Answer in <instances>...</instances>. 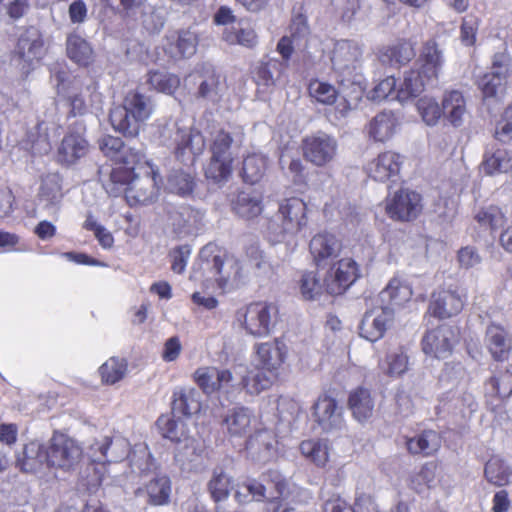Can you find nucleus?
<instances>
[{
	"label": "nucleus",
	"instance_id": "nucleus-42",
	"mask_svg": "<svg viewBox=\"0 0 512 512\" xmlns=\"http://www.w3.org/2000/svg\"><path fill=\"white\" fill-rule=\"evenodd\" d=\"M301 455L319 468H324L329 462V443L326 439L311 438L301 441L299 445Z\"/></svg>",
	"mask_w": 512,
	"mask_h": 512
},
{
	"label": "nucleus",
	"instance_id": "nucleus-30",
	"mask_svg": "<svg viewBox=\"0 0 512 512\" xmlns=\"http://www.w3.org/2000/svg\"><path fill=\"white\" fill-rule=\"evenodd\" d=\"M341 249L340 240L334 234L328 232L314 235L309 243L310 253L318 266L327 259L337 256Z\"/></svg>",
	"mask_w": 512,
	"mask_h": 512
},
{
	"label": "nucleus",
	"instance_id": "nucleus-22",
	"mask_svg": "<svg viewBox=\"0 0 512 512\" xmlns=\"http://www.w3.org/2000/svg\"><path fill=\"white\" fill-rule=\"evenodd\" d=\"M393 317L394 313L389 308L366 311L359 326L360 336L371 342L380 340L392 323Z\"/></svg>",
	"mask_w": 512,
	"mask_h": 512
},
{
	"label": "nucleus",
	"instance_id": "nucleus-64",
	"mask_svg": "<svg viewBox=\"0 0 512 512\" xmlns=\"http://www.w3.org/2000/svg\"><path fill=\"white\" fill-rule=\"evenodd\" d=\"M495 138L501 142L512 139V105L506 107L496 122Z\"/></svg>",
	"mask_w": 512,
	"mask_h": 512
},
{
	"label": "nucleus",
	"instance_id": "nucleus-8",
	"mask_svg": "<svg viewBox=\"0 0 512 512\" xmlns=\"http://www.w3.org/2000/svg\"><path fill=\"white\" fill-rule=\"evenodd\" d=\"M422 195L410 188L401 187L384 200L386 215L395 222L409 223L415 221L423 212Z\"/></svg>",
	"mask_w": 512,
	"mask_h": 512
},
{
	"label": "nucleus",
	"instance_id": "nucleus-34",
	"mask_svg": "<svg viewBox=\"0 0 512 512\" xmlns=\"http://www.w3.org/2000/svg\"><path fill=\"white\" fill-rule=\"evenodd\" d=\"M200 394L195 388H180L173 392L172 412L189 418L201 410Z\"/></svg>",
	"mask_w": 512,
	"mask_h": 512
},
{
	"label": "nucleus",
	"instance_id": "nucleus-9",
	"mask_svg": "<svg viewBox=\"0 0 512 512\" xmlns=\"http://www.w3.org/2000/svg\"><path fill=\"white\" fill-rule=\"evenodd\" d=\"M90 148L85 125L81 122H75L68 126L58 144L56 161L62 166H73L89 154Z\"/></svg>",
	"mask_w": 512,
	"mask_h": 512
},
{
	"label": "nucleus",
	"instance_id": "nucleus-37",
	"mask_svg": "<svg viewBox=\"0 0 512 512\" xmlns=\"http://www.w3.org/2000/svg\"><path fill=\"white\" fill-rule=\"evenodd\" d=\"M482 168L487 175L507 173L512 170V151L504 146H493L484 153Z\"/></svg>",
	"mask_w": 512,
	"mask_h": 512
},
{
	"label": "nucleus",
	"instance_id": "nucleus-38",
	"mask_svg": "<svg viewBox=\"0 0 512 512\" xmlns=\"http://www.w3.org/2000/svg\"><path fill=\"white\" fill-rule=\"evenodd\" d=\"M474 220L480 229L495 235L507 223V217L503 209L495 204L480 207L474 214Z\"/></svg>",
	"mask_w": 512,
	"mask_h": 512
},
{
	"label": "nucleus",
	"instance_id": "nucleus-50",
	"mask_svg": "<svg viewBox=\"0 0 512 512\" xmlns=\"http://www.w3.org/2000/svg\"><path fill=\"white\" fill-rule=\"evenodd\" d=\"M127 370L128 362L126 359L112 356L98 368V373L102 384L114 385L125 377Z\"/></svg>",
	"mask_w": 512,
	"mask_h": 512
},
{
	"label": "nucleus",
	"instance_id": "nucleus-25",
	"mask_svg": "<svg viewBox=\"0 0 512 512\" xmlns=\"http://www.w3.org/2000/svg\"><path fill=\"white\" fill-rule=\"evenodd\" d=\"M416 56L415 45L409 39H398L378 49L377 57L385 65L401 67Z\"/></svg>",
	"mask_w": 512,
	"mask_h": 512
},
{
	"label": "nucleus",
	"instance_id": "nucleus-4",
	"mask_svg": "<svg viewBox=\"0 0 512 512\" xmlns=\"http://www.w3.org/2000/svg\"><path fill=\"white\" fill-rule=\"evenodd\" d=\"M201 269L208 271V281H214L219 288H225L232 277L240 275L238 259L227 249L215 243L206 244L199 254Z\"/></svg>",
	"mask_w": 512,
	"mask_h": 512
},
{
	"label": "nucleus",
	"instance_id": "nucleus-40",
	"mask_svg": "<svg viewBox=\"0 0 512 512\" xmlns=\"http://www.w3.org/2000/svg\"><path fill=\"white\" fill-rule=\"evenodd\" d=\"M171 480L162 475L151 479L144 488H138L136 495L145 492L148 496V504L152 506H164L169 504L171 496Z\"/></svg>",
	"mask_w": 512,
	"mask_h": 512
},
{
	"label": "nucleus",
	"instance_id": "nucleus-61",
	"mask_svg": "<svg viewBox=\"0 0 512 512\" xmlns=\"http://www.w3.org/2000/svg\"><path fill=\"white\" fill-rule=\"evenodd\" d=\"M417 109L423 121L428 125H435L443 116L442 106L431 97H422L417 101Z\"/></svg>",
	"mask_w": 512,
	"mask_h": 512
},
{
	"label": "nucleus",
	"instance_id": "nucleus-20",
	"mask_svg": "<svg viewBox=\"0 0 512 512\" xmlns=\"http://www.w3.org/2000/svg\"><path fill=\"white\" fill-rule=\"evenodd\" d=\"M404 156L392 151L386 150L371 160L366 168V172L370 178L378 182L395 181L399 176Z\"/></svg>",
	"mask_w": 512,
	"mask_h": 512
},
{
	"label": "nucleus",
	"instance_id": "nucleus-31",
	"mask_svg": "<svg viewBox=\"0 0 512 512\" xmlns=\"http://www.w3.org/2000/svg\"><path fill=\"white\" fill-rule=\"evenodd\" d=\"M44 464L46 465L45 444L38 441L25 444L16 460V466L25 473H37Z\"/></svg>",
	"mask_w": 512,
	"mask_h": 512
},
{
	"label": "nucleus",
	"instance_id": "nucleus-59",
	"mask_svg": "<svg viewBox=\"0 0 512 512\" xmlns=\"http://www.w3.org/2000/svg\"><path fill=\"white\" fill-rule=\"evenodd\" d=\"M299 288L304 299L314 300L325 290V282H321L317 272L306 271L301 275Z\"/></svg>",
	"mask_w": 512,
	"mask_h": 512
},
{
	"label": "nucleus",
	"instance_id": "nucleus-58",
	"mask_svg": "<svg viewBox=\"0 0 512 512\" xmlns=\"http://www.w3.org/2000/svg\"><path fill=\"white\" fill-rule=\"evenodd\" d=\"M233 143V133L219 128L210 133L209 152L211 155L233 157L231 152Z\"/></svg>",
	"mask_w": 512,
	"mask_h": 512
},
{
	"label": "nucleus",
	"instance_id": "nucleus-60",
	"mask_svg": "<svg viewBox=\"0 0 512 512\" xmlns=\"http://www.w3.org/2000/svg\"><path fill=\"white\" fill-rule=\"evenodd\" d=\"M241 174L244 182L251 185L258 183L265 174L264 161L256 155L247 156L243 160Z\"/></svg>",
	"mask_w": 512,
	"mask_h": 512
},
{
	"label": "nucleus",
	"instance_id": "nucleus-12",
	"mask_svg": "<svg viewBox=\"0 0 512 512\" xmlns=\"http://www.w3.org/2000/svg\"><path fill=\"white\" fill-rule=\"evenodd\" d=\"M467 295L458 286L434 291L428 305V313L439 320L457 316L462 312Z\"/></svg>",
	"mask_w": 512,
	"mask_h": 512
},
{
	"label": "nucleus",
	"instance_id": "nucleus-5",
	"mask_svg": "<svg viewBox=\"0 0 512 512\" xmlns=\"http://www.w3.org/2000/svg\"><path fill=\"white\" fill-rule=\"evenodd\" d=\"M278 313V307L275 304L254 301L237 310L236 320L247 334L264 338L272 333Z\"/></svg>",
	"mask_w": 512,
	"mask_h": 512
},
{
	"label": "nucleus",
	"instance_id": "nucleus-51",
	"mask_svg": "<svg viewBox=\"0 0 512 512\" xmlns=\"http://www.w3.org/2000/svg\"><path fill=\"white\" fill-rule=\"evenodd\" d=\"M362 57L360 46L353 41H343L335 48L332 56V63L337 68L353 67Z\"/></svg>",
	"mask_w": 512,
	"mask_h": 512
},
{
	"label": "nucleus",
	"instance_id": "nucleus-27",
	"mask_svg": "<svg viewBox=\"0 0 512 512\" xmlns=\"http://www.w3.org/2000/svg\"><path fill=\"white\" fill-rule=\"evenodd\" d=\"M347 407L353 418L359 423H365L372 418L375 401L369 388L358 386L348 395Z\"/></svg>",
	"mask_w": 512,
	"mask_h": 512
},
{
	"label": "nucleus",
	"instance_id": "nucleus-49",
	"mask_svg": "<svg viewBox=\"0 0 512 512\" xmlns=\"http://www.w3.org/2000/svg\"><path fill=\"white\" fill-rule=\"evenodd\" d=\"M234 157L211 155L204 169L206 179L219 184L228 181L233 172Z\"/></svg>",
	"mask_w": 512,
	"mask_h": 512
},
{
	"label": "nucleus",
	"instance_id": "nucleus-63",
	"mask_svg": "<svg viewBox=\"0 0 512 512\" xmlns=\"http://www.w3.org/2000/svg\"><path fill=\"white\" fill-rule=\"evenodd\" d=\"M396 83L395 77L387 76L373 87L370 91V98L373 101H382L388 99L390 96L396 99Z\"/></svg>",
	"mask_w": 512,
	"mask_h": 512
},
{
	"label": "nucleus",
	"instance_id": "nucleus-41",
	"mask_svg": "<svg viewBox=\"0 0 512 512\" xmlns=\"http://www.w3.org/2000/svg\"><path fill=\"white\" fill-rule=\"evenodd\" d=\"M66 54L79 66L88 67L94 62V51L90 43L76 33L67 36Z\"/></svg>",
	"mask_w": 512,
	"mask_h": 512
},
{
	"label": "nucleus",
	"instance_id": "nucleus-43",
	"mask_svg": "<svg viewBox=\"0 0 512 512\" xmlns=\"http://www.w3.org/2000/svg\"><path fill=\"white\" fill-rule=\"evenodd\" d=\"M137 166L125 165L112 168L109 179L103 184L106 192L113 197L119 196L131 185L136 173Z\"/></svg>",
	"mask_w": 512,
	"mask_h": 512
},
{
	"label": "nucleus",
	"instance_id": "nucleus-53",
	"mask_svg": "<svg viewBox=\"0 0 512 512\" xmlns=\"http://www.w3.org/2000/svg\"><path fill=\"white\" fill-rule=\"evenodd\" d=\"M146 82L155 91L167 95L174 94L180 86V78L177 75L158 70H150Z\"/></svg>",
	"mask_w": 512,
	"mask_h": 512
},
{
	"label": "nucleus",
	"instance_id": "nucleus-6",
	"mask_svg": "<svg viewBox=\"0 0 512 512\" xmlns=\"http://www.w3.org/2000/svg\"><path fill=\"white\" fill-rule=\"evenodd\" d=\"M308 207L306 202L296 196L287 197L279 202L277 218L280 220L279 232L274 231V225L269 227L270 240L280 243L286 236H295L308 225Z\"/></svg>",
	"mask_w": 512,
	"mask_h": 512
},
{
	"label": "nucleus",
	"instance_id": "nucleus-28",
	"mask_svg": "<svg viewBox=\"0 0 512 512\" xmlns=\"http://www.w3.org/2000/svg\"><path fill=\"white\" fill-rule=\"evenodd\" d=\"M223 422L231 438H242L256 428L257 419L249 408L239 406L229 410Z\"/></svg>",
	"mask_w": 512,
	"mask_h": 512
},
{
	"label": "nucleus",
	"instance_id": "nucleus-57",
	"mask_svg": "<svg viewBox=\"0 0 512 512\" xmlns=\"http://www.w3.org/2000/svg\"><path fill=\"white\" fill-rule=\"evenodd\" d=\"M156 425L161 436L172 442L180 443L187 438L185 424L169 415H161L157 419Z\"/></svg>",
	"mask_w": 512,
	"mask_h": 512
},
{
	"label": "nucleus",
	"instance_id": "nucleus-7",
	"mask_svg": "<svg viewBox=\"0 0 512 512\" xmlns=\"http://www.w3.org/2000/svg\"><path fill=\"white\" fill-rule=\"evenodd\" d=\"M46 466L62 471L73 470L82 460L83 448L66 433L55 430L45 444Z\"/></svg>",
	"mask_w": 512,
	"mask_h": 512
},
{
	"label": "nucleus",
	"instance_id": "nucleus-23",
	"mask_svg": "<svg viewBox=\"0 0 512 512\" xmlns=\"http://www.w3.org/2000/svg\"><path fill=\"white\" fill-rule=\"evenodd\" d=\"M484 343L494 361L509 360L512 353V336L502 325L490 323L485 331Z\"/></svg>",
	"mask_w": 512,
	"mask_h": 512
},
{
	"label": "nucleus",
	"instance_id": "nucleus-2",
	"mask_svg": "<svg viewBox=\"0 0 512 512\" xmlns=\"http://www.w3.org/2000/svg\"><path fill=\"white\" fill-rule=\"evenodd\" d=\"M417 63L419 67L406 71L397 88L396 99L400 102L416 98L438 83L444 56L436 39H428L422 44Z\"/></svg>",
	"mask_w": 512,
	"mask_h": 512
},
{
	"label": "nucleus",
	"instance_id": "nucleus-21",
	"mask_svg": "<svg viewBox=\"0 0 512 512\" xmlns=\"http://www.w3.org/2000/svg\"><path fill=\"white\" fill-rule=\"evenodd\" d=\"M312 416L314 421L325 432L340 428L343 424V416L335 398L322 393L312 406Z\"/></svg>",
	"mask_w": 512,
	"mask_h": 512
},
{
	"label": "nucleus",
	"instance_id": "nucleus-54",
	"mask_svg": "<svg viewBox=\"0 0 512 512\" xmlns=\"http://www.w3.org/2000/svg\"><path fill=\"white\" fill-rule=\"evenodd\" d=\"M409 358L403 347L386 355L383 362L379 363L381 371L389 377L402 376L408 370Z\"/></svg>",
	"mask_w": 512,
	"mask_h": 512
},
{
	"label": "nucleus",
	"instance_id": "nucleus-45",
	"mask_svg": "<svg viewBox=\"0 0 512 512\" xmlns=\"http://www.w3.org/2000/svg\"><path fill=\"white\" fill-rule=\"evenodd\" d=\"M190 76H193L199 83L197 98H209L216 96L220 86V75L212 66L203 65L196 69Z\"/></svg>",
	"mask_w": 512,
	"mask_h": 512
},
{
	"label": "nucleus",
	"instance_id": "nucleus-29",
	"mask_svg": "<svg viewBox=\"0 0 512 512\" xmlns=\"http://www.w3.org/2000/svg\"><path fill=\"white\" fill-rule=\"evenodd\" d=\"M166 41L173 56L188 58L196 53L199 38L196 32L188 28L171 31L167 34Z\"/></svg>",
	"mask_w": 512,
	"mask_h": 512
},
{
	"label": "nucleus",
	"instance_id": "nucleus-44",
	"mask_svg": "<svg viewBox=\"0 0 512 512\" xmlns=\"http://www.w3.org/2000/svg\"><path fill=\"white\" fill-rule=\"evenodd\" d=\"M512 467L501 457L492 456L485 463L484 478L493 486L505 487L510 484Z\"/></svg>",
	"mask_w": 512,
	"mask_h": 512
},
{
	"label": "nucleus",
	"instance_id": "nucleus-39",
	"mask_svg": "<svg viewBox=\"0 0 512 512\" xmlns=\"http://www.w3.org/2000/svg\"><path fill=\"white\" fill-rule=\"evenodd\" d=\"M276 444V435L272 430L255 428L254 433L247 438L245 448L252 456L267 458L272 455Z\"/></svg>",
	"mask_w": 512,
	"mask_h": 512
},
{
	"label": "nucleus",
	"instance_id": "nucleus-11",
	"mask_svg": "<svg viewBox=\"0 0 512 512\" xmlns=\"http://www.w3.org/2000/svg\"><path fill=\"white\" fill-rule=\"evenodd\" d=\"M148 171L143 176L135 175L131 185L126 189L125 201L130 207L147 205L154 202L159 195L162 177L149 161H145Z\"/></svg>",
	"mask_w": 512,
	"mask_h": 512
},
{
	"label": "nucleus",
	"instance_id": "nucleus-10",
	"mask_svg": "<svg viewBox=\"0 0 512 512\" xmlns=\"http://www.w3.org/2000/svg\"><path fill=\"white\" fill-rule=\"evenodd\" d=\"M460 341V331L449 324H440L427 330L421 339V348L424 354L432 358L443 360L449 358L455 346Z\"/></svg>",
	"mask_w": 512,
	"mask_h": 512
},
{
	"label": "nucleus",
	"instance_id": "nucleus-33",
	"mask_svg": "<svg viewBox=\"0 0 512 512\" xmlns=\"http://www.w3.org/2000/svg\"><path fill=\"white\" fill-rule=\"evenodd\" d=\"M266 476L267 485L275 491V494L267 503L268 512H291L293 507L286 502L289 494L286 479L275 471H269Z\"/></svg>",
	"mask_w": 512,
	"mask_h": 512
},
{
	"label": "nucleus",
	"instance_id": "nucleus-36",
	"mask_svg": "<svg viewBox=\"0 0 512 512\" xmlns=\"http://www.w3.org/2000/svg\"><path fill=\"white\" fill-rule=\"evenodd\" d=\"M405 444L410 454L429 457L440 449L441 438L436 431L428 429L414 437H406Z\"/></svg>",
	"mask_w": 512,
	"mask_h": 512
},
{
	"label": "nucleus",
	"instance_id": "nucleus-62",
	"mask_svg": "<svg viewBox=\"0 0 512 512\" xmlns=\"http://www.w3.org/2000/svg\"><path fill=\"white\" fill-rule=\"evenodd\" d=\"M199 212L190 206H182L172 216V225L174 232L178 235L187 233L189 228L197 222Z\"/></svg>",
	"mask_w": 512,
	"mask_h": 512
},
{
	"label": "nucleus",
	"instance_id": "nucleus-19",
	"mask_svg": "<svg viewBox=\"0 0 512 512\" xmlns=\"http://www.w3.org/2000/svg\"><path fill=\"white\" fill-rule=\"evenodd\" d=\"M98 147L106 158L123 165L138 166L144 160V154L140 150L127 147L120 137L110 134L103 135L98 140Z\"/></svg>",
	"mask_w": 512,
	"mask_h": 512
},
{
	"label": "nucleus",
	"instance_id": "nucleus-48",
	"mask_svg": "<svg viewBox=\"0 0 512 512\" xmlns=\"http://www.w3.org/2000/svg\"><path fill=\"white\" fill-rule=\"evenodd\" d=\"M97 83L93 82L90 85L81 88L79 93L71 95L67 98L69 105L68 118L83 116L88 113L89 107L94 102V99L98 96Z\"/></svg>",
	"mask_w": 512,
	"mask_h": 512
},
{
	"label": "nucleus",
	"instance_id": "nucleus-17",
	"mask_svg": "<svg viewBox=\"0 0 512 512\" xmlns=\"http://www.w3.org/2000/svg\"><path fill=\"white\" fill-rule=\"evenodd\" d=\"M173 141L175 158L186 165H193L206 146L204 136L194 128L177 129Z\"/></svg>",
	"mask_w": 512,
	"mask_h": 512
},
{
	"label": "nucleus",
	"instance_id": "nucleus-46",
	"mask_svg": "<svg viewBox=\"0 0 512 512\" xmlns=\"http://www.w3.org/2000/svg\"><path fill=\"white\" fill-rule=\"evenodd\" d=\"M307 93L313 103L323 106L334 105L339 97V91L333 84L318 78L310 79Z\"/></svg>",
	"mask_w": 512,
	"mask_h": 512
},
{
	"label": "nucleus",
	"instance_id": "nucleus-14",
	"mask_svg": "<svg viewBox=\"0 0 512 512\" xmlns=\"http://www.w3.org/2000/svg\"><path fill=\"white\" fill-rule=\"evenodd\" d=\"M485 401L491 410L505 407L512 396V371L509 368H496L484 382Z\"/></svg>",
	"mask_w": 512,
	"mask_h": 512
},
{
	"label": "nucleus",
	"instance_id": "nucleus-47",
	"mask_svg": "<svg viewBox=\"0 0 512 512\" xmlns=\"http://www.w3.org/2000/svg\"><path fill=\"white\" fill-rule=\"evenodd\" d=\"M233 211L241 218L250 220L263 211L262 198L249 192L241 191L232 202Z\"/></svg>",
	"mask_w": 512,
	"mask_h": 512
},
{
	"label": "nucleus",
	"instance_id": "nucleus-15",
	"mask_svg": "<svg viewBox=\"0 0 512 512\" xmlns=\"http://www.w3.org/2000/svg\"><path fill=\"white\" fill-rule=\"evenodd\" d=\"M359 277V264L353 258H341L332 264L325 276V291L330 295H341Z\"/></svg>",
	"mask_w": 512,
	"mask_h": 512
},
{
	"label": "nucleus",
	"instance_id": "nucleus-18",
	"mask_svg": "<svg viewBox=\"0 0 512 512\" xmlns=\"http://www.w3.org/2000/svg\"><path fill=\"white\" fill-rule=\"evenodd\" d=\"M510 56L507 53H496L493 56L491 71L482 75L477 86L483 98H495L500 89H503L509 72Z\"/></svg>",
	"mask_w": 512,
	"mask_h": 512
},
{
	"label": "nucleus",
	"instance_id": "nucleus-24",
	"mask_svg": "<svg viewBox=\"0 0 512 512\" xmlns=\"http://www.w3.org/2000/svg\"><path fill=\"white\" fill-rule=\"evenodd\" d=\"M194 382L205 394H213L227 387L233 380L228 369H218L213 366L199 367L193 374Z\"/></svg>",
	"mask_w": 512,
	"mask_h": 512
},
{
	"label": "nucleus",
	"instance_id": "nucleus-26",
	"mask_svg": "<svg viewBox=\"0 0 512 512\" xmlns=\"http://www.w3.org/2000/svg\"><path fill=\"white\" fill-rule=\"evenodd\" d=\"M399 120L393 111H382L376 114L367 124L366 131L370 140L386 143L396 133Z\"/></svg>",
	"mask_w": 512,
	"mask_h": 512
},
{
	"label": "nucleus",
	"instance_id": "nucleus-55",
	"mask_svg": "<svg viewBox=\"0 0 512 512\" xmlns=\"http://www.w3.org/2000/svg\"><path fill=\"white\" fill-rule=\"evenodd\" d=\"M283 73V63L277 59L261 62L254 72L255 82L259 86L270 87Z\"/></svg>",
	"mask_w": 512,
	"mask_h": 512
},
{
	"label": "nucleus",
	"instance_id": "nucleus-1",
	"mask_svg": "<svg viewBox=\"0 0 512 512\" xmlns=\"http://www.w3.org/2000/svg\"><path fill=\"white\" fill-rule=\"evenodd\" d=\"M254 364L243 376L241 384L247 393L258 395L279 382L288 347L282 337L255 343Z\"/></svg>",
	"mask_w": 512,
	"mask_h": 512
},
{
	"label": "nucleus",
	"instance_id": "nucleus-16",
	"mask_svg": "<svg viewBox=\"0 0 512 512\" xmlns=\"http://www.w3.org/2000/svg\"><path fill=\"white\" fill-rule=\"evenodd\" d=\"M13 54L22 70L30 73L34 64L40 62L45 54L44 40L40 32L33 27L27 28L19 36Z\"/></svg>",
	"mask_w": 512,
	"mask_h": 512
},
{
	"label": "nucleus",
	"instance_id": "nucleus-35",
	"mask_svg": "<svg viewBox=\"0 0 512 512\" xmlns=\"http://www.w3.org/2000/svg\"><path fill=\"white\" fill-rule=\"evenodd\" d=\"M413 296V290L409 283L399 278H392L387 286L380 293L382 302L393 312L395 308L402 307L408 303Z\"/></svg>",
	"mask_w": 512,
	"mask_h": 512
},
{
	"label": "nucleus",
	"instance_id": "nucleus-32",
	"mask_svg": "<svg viewBox=\"0 0 512 512\" xmlns=\"http://www.w3.org/2000/svg\"><path fill=\"white\" fill-rule=\"evenodd\" d=\"M443 117L454 127H459L463 123V118L467 113L466 99L459 90H447L444 92L442 101Z\"/></svg>",
	"mask_w": 512,
	"mask_h": 512
},
{
	"label": "nucleus",
	"instance_id": "nucleus-3",
	"mask_svg": "<svg viewBox=\"0 0 512 512\" xmlns=\"http://www.w3.org/2000/svg\"><path fill=\"white\" fill-rule=\"evenodd\" d=\"M156 104L151 96L139 90L128 91L120 105L111 109L109 121L112 128L126 138H135L154 114Z\"/></svg>",
	"mask_w": 512,
	"mask_h": 512
},
{
	"label": "nucleus",
	"instance_id": "nucleus-56",
	"mask_svg": "<svg viewBox=\"0 0 512 512\" xmlns=\"http://www.w3.org/2000/svg\"><path fill=\"white\" fill-rule=\"evenodd\" d=\"M223 40L230 45H241L254 48L258 43V36L251 26L232 27L223 31Z\"/></svg>",
	"mask_w": 512,
	"mask_h": 512
},
{
	"label": "nucleus",
	"instance_id": "nucleus-13",
	"mask_svg": "<svg viewBox=\"0 0 512 512\" xmlns=\"http://www.w3.org/2000/svg\"><path fill=\"white\" fill-rule=\"evenodd\" d=\"M337 148L336 139L324 132L308 135L301 143L304 159L317 167L329 164L335 158Z\"/></svg>",
	"mask_w": 512,
	"mask_h": 512
},
{
	"label": "nucleus",
	"instance_id": "nucleus-52",
	"mask_svg": "<svg viewBox=\"0 0 512 512\" xmlns=\"http://www.w3.org/2000/svg\"><path fill=\"white\" fill-rule=\"evenodd\" d=\"M207 489L214 502L224 501L233 489V478L223 470H214L207 484Z\"/></svg>",
	"mask_w": 512,
	"mask_h": 512
}]
</instances>
